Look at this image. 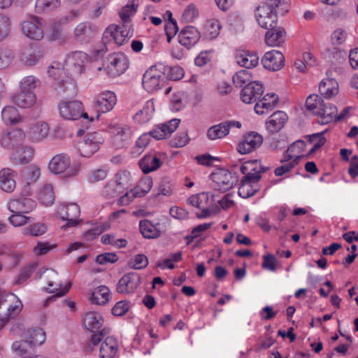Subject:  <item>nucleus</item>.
Masks as SVG:
<instances>
[{
  "instance_id": "39",
  "label": "nucleus",
  "mask_w": 358,
  "mask_h": 358,
  "mask_svg": "<svg viewBox=\"0 0 358 358\" xmlns=\"http://www.w3.org/2000/svg\"><path fill=\"white\" fill-rule=\"evenodd\" d=\"M43 52L39 48L25 50L20 56V59L27 66L36 64L43 57Z\"/></svg>"
},
{
  "instance_id": "2",
  "label": "nucleus",
  "mask_w": 358,
  "mask_h": 358,
  "mask_svg": "<svg viewBox=\"0 0 358 358\" xmlns=\"http://www.w3.org/2000/svg\"><path fill=\"white\" fill-rule=\"evenodd\" d=\"M180 120L173 119L167 123L161 124L150 132L141 135L136 142V152L141 153L150 142V136L157 140H161L169 136L178 127Z\"/></svg>"
},
{
  "instance_id": "43",
  "label": "nucleus",
  "mask_w": 358,
  "mask_h": 358,
  "mask_svg": "<svg viewBox=\"0 0 358 358\" xmlns=\"http://www.w3.org/2000/svg\"><path fill=\"white\" fill-rule=\"evenodd\" d=\"M139 229L145 238H155L161 234L159 229L148 220L140 221Z\"/></svg>"
},
{
  "instance_id": "55",
  "label": "nucleus",
  "mask_w": 358,
  "mask_h": 358,
  "mask_svg": "<svg viewBox=\"0 0 358 358\" xmlns=\"http://www.w3.org/2000/svg\"><path fill=\"white\" fill-rule=\"evenodd\" d=\"M108 169L101 167L91 171L87 176V180L90 183H95L103 180L108 176Z\"/></svg>"
},
{
  "instance_id": "23",
  "label": "nucleus",
  "mask_w": 358,
  "mask_h": 358,
  "mask_svg": "<svg viewBox=\"0 0 358 358\" xmlns=\"http://www.w3.org/2000/svg\"><path fill=\"white\" fill-rule=\"evenodd\" d=\"M263 142L262 136L256 132L247 134L238 144V150L241 154H248L259 148Z\"/></svg>"
},
{
  "instance_id": "5",
  "label": "nucleus",
  "mask_w": 358,
  "mask_h": 358,
  "mask_svg": "<svg viewBox=\"0 0 358 358\" xmlns=\"http://www.w3.org/2000/svg\"><path fill=\"white\" fill-rule=\"evenodd\" d=\"M48 170L55 175L65 173L66 177H73L78 173L79 167L71 166L70 157L66 153H60L54 156L50 161Z\"/></svg>"
},
{
  "instance_id": "26",
  "label": "nucleus",
  "mask_w": 358,
  "mask_h": 358,
  "mask_svg": "<svg viewBox=\"0 0 358 358\" xmlns=\"http://www.w3.org/2000/svg\"><path fill=\"white\" fill-rule=\"evenodd\" d=\"M288 120L287 114L282 110H278L269 116L266 122L267 131L275 134L280 131Z\"/></svg>"
},
{
  "instance_id": "7",
  "label": "nucleus",
  "mask_w": 358,
  "mask_h": 358,
  "mask_svg": "<svg viewBox=\"0 0 358 358\" xmlns=\"http://www.w3.org/2000/svg\"><path fill=\"white\" fill-rule=\"evenodd\" d=\"M104 141L105 139L101 132H90L78 142V149L81 156L90 157L99 150Z\"/></svg>"
},
{
  "instance_id": "12",
  "label": "nucleus",
  "mask_w": 358,
  "mask_h": 358,
  "mask_svg": "<svg viewBox=\"0 0 358 358\" xmlns=\"http://www.w3.org/2000/svg\"><path fill=\"white\" fill-rule=\"evenodd\" d=\"M108 64L106 68L108 75L111 77H117L124 73L128 69L129 62L127 58L123 54L114 53L108 58Z\"/></svg>"
},
{
  "instance_id": "19",
  "label": "nucleus",
  "mask_w": 358,
  "mask_h": 358,
  "mask_svg": "<svg viewBox=\"0 0 358 358\" xmlns=\"http://www.w3.org/2000/svg\"><path fill=\"white\" fill-rule=\"evenodd\" d=\"M141 283L140 275L131 272L123 275L117 285V292L120 294H130L134 292Z\"/></svg>"
},
{
  "instance_id": "22",
  "label": "nucleus",
  "mask_w": 358,
  "mask_h": 358,
  "mask_svg": "<svg viewBox=\"0 0 358 358\" xmlns=\"http://www.w3.org/2000/svg\"><path fill=\"white\" fill-rule=\"evenodd\" d=\"M36 206L34 200L27 197L11 199L8 203V208L13 213H29Z\"/></svg>"
},
{
  "instance_id": "14",
  "label": "nucleus",
  "mask_w": 358,
  "mask_h": 358,
  "mask_svg": "<svg viewBox=\"0 0 358 358\" xmlns=\"http://www.w3.org/2000/svg\"><path fill=\"white\" fill-rule=\"evenodd\" d=\"M211 178L222 192L231 189L238 182L237 176L225 169L217 170L211 174Z\"/></svg>"
},
{
  "instance_id": "29",
  "label": "nucleus",
  "mask_w": 358,
  "mask_h": 358,
  "mask_svg": "<svg viewBox=\"0 0 358 358\" xmlns=\"http://www.w3.org/2000/svg\"><path fill=\"white\" fill-rule=\"evenodd\" d=\"M17 173L10 169L4 168L0 171V188L8 193L13 192L16 187L15 177Z\"/></svg>"
},
{
  "instance_id": "38",
  "label": "nucleus",
  "mask_w": 358,
  "mask_h": 358,
  "mask_svg": "<svg viewBox=\"0 0 358 358\" xmlns=\"http://www.w3.org/2000/svg\"><path fill=\"white\" fill-rule=\"evenodd\" d=\"M103 320L101 315L96 312L87 313L83 320V323L86 329L92 332H95L99 329L103 324Z\"/></svg>"
},
{
  "instance_id": "46",
  "label": "nucleus",
  "mask_w": 358,
  "mask_h": 358,
  "mask_svg": "<svg viewBox=\"0 0 358 358\" xmlns=\"http://www.w3.org/2000/svg\"><path fill=\"white\" fill-rule=\"evenodd\" d=\"M268 169V167L262 166L261 162L257 159L247 162L241 166V171L242 173L245 174V176L250 173L261 175L262 173L266 172Z\"/></svg>"
},
{
  "instance_id": "18",
  "label": "nucleus",
  "mask_w": 358,
  "mask_h": 358,
  "mask_svg": "<svg viewBox=\"0 0 358 358\" xmlns=\"http://www.w3.org/2000/svg\"><path fill=\"white\" fill-rule=\"evenodd\" d=\"M233 127L241 128V124L235 120L221 122L210 127L207 131L206 136L208 139L212 141L224 138L229 134L230 129Z\"/></svg>"
},
{
  "instance_id": "13",
  "label": "nucleus",
  "mask_w": 358,
  "mask_h": 358,
  "mask_svg": "<svg viewBox=\"0 0 358 358\" xmlns=\"http://www.w3.org/2000/svg\"><path fill=\"white\" fill-rule=\"evenodd\" d=\"M42 20L35 16H31L24 20L21 25V29L27 37L33 40H41L43 38Z\"/></svg>"
},
{
  "instance_id": "30",
  "label": "nucleus",
  "mask_w": 358,
  "mask_h": 358,
  "mask_svg": "<svg viewBox=\"0 0 358 358\" xmlns=\"http://www.w3.org/2000/svg\"><path fill=\"white\" fill-rule=\"evenodd\" d=\"M36 95L31 91H20L12 97L13 102L21 108H29L36 103Z\"/></svg>"
},
{
  "instance_id": "41",
  "label": "nucleus",
  "mask_w": 358,
  "mask_h": 358,
  "mask_svg": "<svg viewBox=\"0 0 358 358\" xmlns=\"http://www.w3.org/2000/svg\"><path fill=\"white\" fill-rule=\"evenodd\" d=\"M139 166L142 171L147 174L157 170L161 166V162L155 155H146L139 161Z\"/></svg>"
},
{
  "instance_id": "24",
  "label": "nucleus",
  "mask_w": 358,
  "mask_h": 358,
  "mask_svg": "<svg viewBox=\"0 0 358 358\" xmlns=\"http://www.w3.org/2000/svg\"><path fill=\"white\" fill-rule=\"evenodd\" d=\"M114 92L107 91L101 93L96 99L94 106L98 113H106L112 110L116 103Z\"/></svg>"
},
{
  "instance_id": "44",
  "label": "nucleus",
  "mask_w": 358,
  "mask_h": 358,
  "mask_svg": "<svg viewBox=\"0 0 358 358\" xmlns=\"http://www.w3.org/2000/svg\"><path fill=\"white\" fill-rule=\"evenodd\" d=\"M290 0H266L263 4L280 15L289 11Z\"/></svg>"
},
{
  "instance_id": "57",
  "label": "nucleus",
  "mask_w": 358,
  "mask_h": 358,
  "mask_svg": "<svg viewBox=\"0 0 358 358\" xmlns=\"http://www.w3.org/2000/svg\"><path fill=\"white\" fill-rule=\"evenodd\" d=\"M47 227L44 224L35 223L27 226L23 230L24 235H29L32 236H39L46 232Z\"/></svg>"
},
{
  "instance_id": "52",
  "label": "nucleus",
  "mask_w": 358,
  "mask_h": 358,
  "mask_svg": "<svg viewBox=\"0 0 358 358\" xmlns=\"http://www.w3.org/2000/svg\"><path fill=\"white\" fill-rule=\"evenodd\" d=\"M233 82L236 87H242L255 81L252 80V76L248 70H241L233 76Z\"/></svg>"
},
{
  "instance_id": "17",
  "label": "nucleus",
  "mask_w": 358,
  "mask_h": 358,
  "mask_svg": "<svg viewBox=\"0 0 358 358\" xmlns=\"http://www.w3.org/2000/svg\"><path fill=\"white\" fill-rule=\"evenodd\" d=\"M24 138L25 134L21 129H13L1 136L0 143L3 148L15 151L22 145Z\"/></svg>"
},
{
  "instance_id": "15",
  "label": "nucleus",
  "mask_w": 358,
  "mask_h": 358,
  "mask_svg": "<svg viewBox=\"0 0 358 358\" xmlns=\"http://www.w3.org/2000/svg\"><path fill=\"white\" fill-rule=\"evenodd\" d=\"M87 59L86 53L81 51L75 52L69 58L64 69L70 73L71 76L78 77L83 73L85 64Z\"/></svg>"
},
{
  "instance_id": "9",
  "label": "nucleus",
  "mask_w": 358,
  "mask_h": 358,
  "mask_svg": "<svg viewBox=\"0 0 358 358\" xmlns=\"http://www.w3.org/2000/svg\"><path fill=\"white\" fill-rule=\"evenodd\" d=\"M261 178L262 175L259 173H247L241 180L238 195L244 199L254 196L260 189L258 182Z\"/></svg>"
},
{
  "instance_id": "48",
  "label": "nucleus",
  "mask_w": 358,
  "mask_h": 358,
  "mask_svg": "<svg viewBox=\"0 0 358 358\" xmlns=\"http://www.w3.org/2000/svg\"><path fill=\"white\" fill-rule=\"evenodd\" d=\"M27 341L34 347L42 344L45 340V334L41 328L29 329L27 332Z\"/></svg>"
},
{
  "instance_id": "60",
  "label": "nucleus",
  "mask_w": 358,
  "mask_h": 358,
  "mask_svg": "<svg viewBox=\"0 0 358 358\" xmlns=\"http://www.w3.org/2000/svg\"><path fill=\"white\" fill-rule=\"evenodd\" d=\"M324 132L325 131L316 133L306 136V138L310 143H314L317 139H318V142L315 143L313 147L309 151V155L314 153L317 150H318L325 143L326 138L323 136Z\"/></svg>"
},
{
  "instance_id": "53",
  "label": "nucleus",
  "mask_w": 358,
  "mask_h": 358,
  "mask_svg": "<svg viewBox=\"0 0 358 358\" xmlns=\"http://www.w3.org/2000/svg\"><path fill=\"white\" fill-rule=\"evenodd\" d=\"M41 85V80L34 76H27L24 77L20 82V90L24 91H31Z\"/></svg>"
},
{
  "instance_id": "28",
  "label": "nucleus",
  "mask_w": 358,
  "mask_h": 358,
  "mask_svg": "<svg viewBox=\"0 0 358 358\" xmlns=\"http://www.w3.org/2000/svg\"><path fill=\"white\" fill-rule=\"evenodd\" d=\"M199 32L192 26L186 27L178 35L179 43L187 49H189L195 45L199 41Z\"/></svg>"
},
{
  "instance_id": "59",
  "label": "nucleus",
  "mask_w": 358,
  "mask_h": 358,
  "mask_svg": "<svg viewBox=\"0 0 358 358\" xmlns=\"http://www.w3.org/2000/svg\"><path fill=\"white\" fill-rule=\"evenodd\" d=\"M221 29V25L217 20H211L206 22L205 25V34L210 38L217 37Z\"/></svg>"
},
{
  "instance_id": "3",
  "label": "nucleus",
  "mask_w": 358,
  "mask_h": 358,
  "mask_svg": "<svg viewBox=\"0 0 358 358\" xmlns=\"http://www.w3.org/2000/svg\"><path fill=\"white\" fill-rule=\"evenodd\" d=\"M22 304L14 294H6L0 289V320L4 324L17 316Z\"/></svg>"
},
{
  "instance_id": "4",
  "label": "nucleus",
  "mask_w": 358,
  "mask_h": 358,
  "mask_svg": "<svg viewBox=\"0 0 358 358\" xmlns=\"http://www.w3.org/2000/svg\"><path fill=\"white\" fill-rule=\"evenodd\" d=\"M166 66L158 64L148 69L143 76L142 85L148 92H155L165 83Z\"/></svg>"
},
{
  "instance_id": "1",
  "label": "nucleus",
  "mask_w": 358,
  "mask_h": 358,
  "mask_svg": "<svg viewBox=\"0 0 358 358\" xmlns=\"http://www.w3.org/2000/svg\"><path fill=\"white\" fill-rule=\"evenodd\" d=\"M48 73L57 81L55 90L59 94L66 98L73 97L77 94L78 89L75 82L76 77L71 76L63 64L57 62H53L49 66Z\"/></svg>"
},
{
  "instance_id": "40",
  "label": "nucleus",
  "mask_w": 358,
  "mask_h": 358,
  "mask_svg": "<svg viewBox=\"0 0 358 358\" xmlns=\"http://www.w3.org/2000/svg\"><path fill=\"white\" fill-rule=\"evenodd\" d=\"M2 120L6 124H15L22 120L18 110L14 106L4 107L1 112Z\"/></svg>"
},
{
  "instance_id": "10",
  "label": "nucleus",
  "mask_w": 358,
  "mask_h": 358,
  "mask_svg": "<svg viewBox=\"0 0 358 358\" xmlns=\"http://www.w3.org/2000/svg\"><path fill=\"white\" fill-rule=\"evenodd\" d=\"M133 36V31L126 24L121 25H110L103 33V37L108 40H113L119 45Z\"/></svg>"
},
{
  "instance_id": "50",
  "label": "nucleus",
  "mask_w": 358,
  "mask_h": 358,
  "mask_svg": "<svg viewBox=\"0 0 358 358\" xmlns=\"http://www.w3.org/2000/svg\"><path fill=\"white\" fill-rule=\"evenodd\" d=\"M138 0H129V3L120 12V17L124 24L128 23L130 17L136 12Z\"/></svg>"
},
{
  "instance_id": "64",
  "label": "nucleus",
  "mask_w": 358,
  "mask_h": 358,
  "mask_svg": "<svg viewBox=\"0 0 358 358\" xmlns=\"http://www.w3.org/2000/svg\"><path fill=\"white\" fill-rule=\"evenodd\" d=\"M24 213H13L9 217V222L15 227H21L28 223L32 218L29 216H26Z\"/></svg>"
},
{
  "instance_id": "31",
  "label": "nucleus",
  "mask_w": 358,
  "mask_h": 358,
  "mask_svg": "<svg viewBox=\"0 0 358 358\" xmlns=\"http://www.w3.org/2000/svg\"><path fill=\"white\" fill-rule=\"evenodd\" d=\"M336 113L337 108L336 106L324 101L321 107L315 112V115L320 117L319 122L322 124H326L331 122L334 118L335 119Z\"/></svg>"
},
{
  "instance_id": "61",
  "label": "nucleus",
  "mask_w": 358,
  "mask_h": 358,
  "mask_svg": "<svg viewBox=\"0 0 358 358\" xmlns=\"http://www.w3.org/2000/svg\"><path fill=\"white\" fill-rule=\"evenodd\" d=\"M323 101H324L318 95L310 94L306 101V108L310 111H313L315 114V112L321 107Z\"/></svg>"
},
{
  "instance_id": "49",
  "label": "nucleus",
  "mask_w": 358,
  "mask_h": 358,
  "mask_svg": "<svg viewBox=\"0 0 358 358\" xmlns=\"http://www.w3.org/2000/svg\"><path fill=\"white\" fill-rule=\"evenodd\" d=\"M38 199L45 206L52 205L55 201V194L51 184H45L38 194Z\"/></svg>"
},
{
  "instance_id": "56",
  "label": "nucleus",
  "mask_w": 358,
  "mask_h": 358,
  "mask_svg": "<svg viewBox=\"0 0 358 358\" xmlns=\"http://www.w3.org/2000/svg\"><path fill=\"white\" fill-rule=\"evenodd\" d=\"M148 259L145 255L143 254L135 255L128 262V266L129 268L136 270L144 268L148 266Z\"/></svg>"
},
{
  "instance_id": "25",
  "label": "nucleus",
  "mask_w": 358,
  "mask_h": 358,
  "mask_svg": "<svg viewBox=\"0 0 358 358\" xmlns=\"http://www.w3.org/2000/svg\"><path fill=\"white\" fill-rule=\"evenodd\" d=\"M267 30L264 41L268 46L279 47L285 42L286 31L283 27L275 26Z\"/></svg>"
},
{
  "instance_id": "63",
  "label": "nucleus",
  "mask_w": 358,
  "mask_h": 358,
  "mask_svg": "<svg viewBox=\"0 0 358 358\" xmlns=\"http://www.w3.org/2000/svg\"><path fill=\"white\" fill-rule=\"evenodd\" d=\"M300 156L297 155L292 161L289 162L284 165L276 168L274 173L276 176H281L286 173L289 172L296 165L299 164Z\"/></svg>"
},
{
  "instance_id": "8",
  "label": "nucleus",
  "mask_w": 358,
  "mask_h": 358,
  "mask_svg": "<svg viewBox=\"0 0 358 358\" xmlns=\"http://www.w3.org/2000/svg\"><path fill=\"white\" fill-rule=\"evenodd\" d=\"M45 280L48 284L46 289L50 293L57 292L54 296L48 298L44 303L45 306H48L49 303L53 301L57 297L65 295L71 287V283H69L64 288H62V283L57 282L58 279V273L52 269H47L44 273Z\"/></svg>"
},
{
  "instance_id": "54",
  "label": "nucleus",
  "mask_w": 358,
  "mask_h": 358,
  "mask_svg": "<svg viewBox=\"0 0 358 358\" xmlns=\"http://www.w3.org/2000/svg\"><path fill=\"white\" fill-rule=\"evenodd\" d=\"M122 189L121 182L110 181L103 188V194L108 198H114L122 192Z\"/></svg>"
},
{
  "instance_id": "20",
  "label": "nucleus",
  "mask_w": 358,
  "mask_h": 358,
  "mask_svg": "<svg viewBox=\"0 0 358 358\" xmlns=\"http://www.w3.org/2000/svg\"><path fill=\"white\" fill-rule=\"evenodd\" d=\"M264 67L269 71H278L285 65V57L278 50H271L265 53L262 59Z\"/></svg>"
},
{
  "instance_id": "47",
  "label": "nucleus",
  "mask_w": 358,
  "mask_h": 358,
  "mask_svg": "<svg viewBox=\"0 0 358 358\" xmlns=\"http://www.w3.org/2000/svg\"><path fill=\"white\" fill-rule=\"evenodd\" d=\"M209 198L208 192H201L189 196L187 203L199 209L206 208L209 206Z\"/></svg>"
},
{
  "instance_id": "42",
  "label": "nucleus",
  "mask_w": 358,
  "mask_h": 358,
  "mask_svg": "<svg viewBox=\"0 0 358 358\" xmlns=\"http://www.w3.org/2000/svg\"><path fill=\"white\" fill-rule=\"evenodd\" d=\"M236 62L240 66L250 69L258 64L259 57L256 54L246 51L236 55Z\"/></svg>"
},
{
  "instance_id": "21",
  "label": "nucleus",
  "mask_w": 358,
  "mask_h": 358,
  "mask_svg": "<svg viewBox=\"0 0 358 358\" xmlns=\"http://www.w3.org/2000/svg\"><path fill=\"white\" fill-rule=\"evenodd\" d=\"M263 93L262 84L254 82L243 87L241 92V99L245 103L250 104L259 100Z\"/></svg>"
},
{
  "instance_id": "11",
  "label": "nucleus",
  "mask_w": 358,
  "mask_h": 358,
  "mask_svg": "<svg viewBox=\"0 0 358 358\" xmlns=\"http://www.w3.org/2000/svg\"><path fill=\"white\" fill-rule=\"evenodd\" d=\"M278 15H279L263 3L255 9L256 20L258 24L265 29H269L277 26Z\"/></svg>"
},
{
  "instance_id": "16",
  "label": "nucleus",
  "mask_w": 358,
  "mask_h": 358,
  "mask_svg": "<svg viewBox=\"0 0 358 358\" xmlns=\"http://www.w3.org/2000/svg\"><path fill=\"white\" fill-rule=\"evenodd\" d=\"M59 213L63 220L67 221L66 224L62 227V229H66L67 227H75L80 222L78 218L80 216V210L76 203L61 206Z\"/></svg>"
},
{
  "instance_id": "58",
  "label": "nucleus",
  "mask_w": 358,
  "mask_h": 358,
  "mask_svg": "<svg viewBox=\"0 0 358 358\" xmlns=\"http://www.w3.org/2000/svg\"><path fill=\"white\" fill-rule=\"evenodd\" d=\"M59 0H36V8L38 12L50 11L59 6Z\"/></svg>"
},
{
  "instance_id": "6",
  "label": "nucleus",
  "mask_w": 358,
  "mask_h": 358,
  "mask_svg": "<svg viewBox=\"0 0 358 358\" xmlns=\"http://www.w3.org/2000/svg\"><path fill=\"white\" fill-rule=\"evenodd\" d=\"M59 115L65 120H76L83 117L87 124L92 122L93 118H90L87 113L84 112L82 102L73 100L70 101H62L58 105Z\"/></svg>"
},
{
  "instance_id": "37",
  "label": "nucleus",
  "mask_w": 358,
  "mask_h": 358,
  "mask_svg": "<svg viewBox=\"0 0 358 358\" xmlns=\"http://www.w3.org/2000/svg\"><path fill=\"white\" fill-rule=\"evenodd\" d=\"M320 94L325 99H330L338 92V85L334 79L323 80L319 85Z\"/></svg>"
},
{
  "instance_id": "33",
  "label": "nucleus",
  "mask_w": 358,
  "mask_h": 358,
  "mask_svg": "<svg viewBox=\"0 0 358 358\" xmlns=\"http://www.w3.org/2000/svg\"><path fill=\"white\" fill-rule=\"evenodd\" d=\"M96 32L95 27L86 23L79 24L75 29L76 38L82 43H87Z\"/></svg>"
},
{
  "instance_id": "36",
  "label": "nucleus",
  "mask_w": 358,
  "mask_h": 358,
  "mask_svg": "<svg viewBox=\"0 0 358 358\" xmlns=\"http://www.w3.org/2000/svg\"><path fill=\"white\" fill-rule=\"evenodd\" d=\"M110 290L105 285H101L95 288L90 294L89 300L92 303L104 305L109 301Z\"/></svg>"
},
{
  "instance_id": "35",
  "label": "nucleus",
  "mask_w": 358,
  "mask_h": 358,
  "mask_svg": "<svg viewBox=\"0 0 358 358\" xmlns=\"http://www.w3.org/2000/svg\"><path fill=\"white\" fill-rule=\"evenodd\" d=\"M155 112V104L152 100L145 102L142 109L139 110L134 115V120L139 124H145L151 120Z\"/></svg>"
},
{
  "instance_id": "32",
  "label": "nucleus",
  "mask_w": 358,
  "mask_h": 358,
  "mask_svg": "<svg viewBox=\"0 0 358 358\" xmlns=\"http://www.w3.org/2000/svg\"><path fill=\"white\" fill-rule=\"evenodd\" d=\"M34 150L30 146L21 145L13 152L12 159L16 164H27L34 157Z\"/></svg>"
},
{
  "instance_id": "34",
  "label": "nucleus",
  "mask_w": 358,
  "mask_h": 358,
  "mask_svg": "<svg viewBox=\"0 0 358 358\" xmlns=\"http://www.w3.org/2000/svg\"><path fill=\"white\" fill-rule=\"evenodd\" d=\"M117 352V342L114 337L107 336L99 350L100 358H113Z\"/></svg>"
},
{
  "instance_id": "51",
  "label": "nucleus",
  "mask_w": 358,
  "mask_h": 358,
  "mask_svg": "<svg viewBox=\"0 0 358 358\" xmlns=\"http://www.w3.org/2000/svg\"><path fill=\"white\" fill-rule=\"evenodd\" d=\"M49 127L47 123L40 122L31 128V136L36 141H40L47 137Z\"/></svg>"
},
{
  "instance_id": "62",
  "label": "nucleus",
  "mask_w": 358,
  "mask_h": 358,
  "mask_svg": "<svg viewBox=\"0 0 358 358\" xmlns=\"http://www.w3.org/2000/svg\"><path fill=\"white\" fill-rule=\"evenodd\" d=\"M14 55L11 50L0 48V70L7 68L13 62Z\"/></svg>"
},
{
  "instance_id": "45",
  "label": "nucleus",
  "mask_w": 358,
  "mask_h": 358,
  "mask_svg": "<svg viewBox=\"0 0 358 358\" xmlns=\"http://www.w3.org/2000/svg\"><path fill=\"white\" fill-rule=\"evenodd\" d=\"M12 349L17 355L24 358H29V355L33 351L34 347L28 341L24 340L14 342L12 345Z\"/></svg>"
},
{
  "instance_id": "27",
  "label": "nucleus",
  "mask_w": 358,
  "mask_h": 358,
  "mask_svg": "<svg viewBox=\"0 0 358 358\" xmlns=\"http://www.w3.org/2000/svg\"><path fill=\"white\" fill-rule=\"evenodd\" d=\"M278 101V96L275 93L266 94L256 103L255 111L259 115L267 113L277 106Z\"/></svg>"
}]
</instances>
